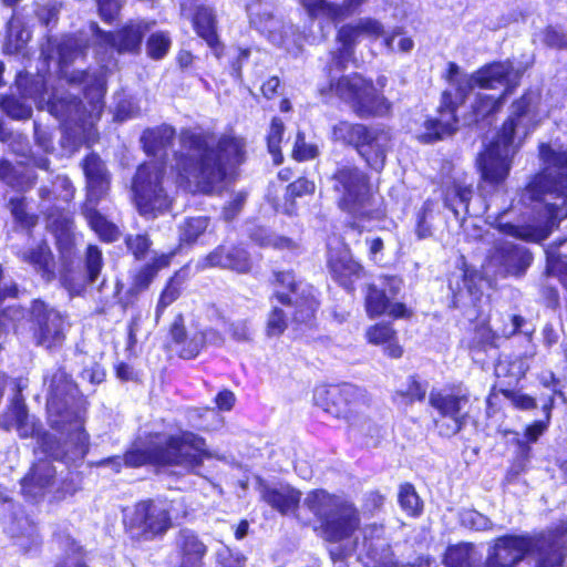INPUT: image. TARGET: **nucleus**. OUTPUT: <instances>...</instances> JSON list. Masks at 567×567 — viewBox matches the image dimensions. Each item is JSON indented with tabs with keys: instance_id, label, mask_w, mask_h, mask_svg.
<instances>
[{
	"instance_id": "obj_1",
	"label": "nucleus",
	"mask_w": 567,
	"mask_h": 567,
	"mask_svg": "<svg viewBox=\"0 0 567 567\" xmlns=\"http://www.w3.org/2000/svg\"><path fill=\"white\" fill-rule=\"evenodd\" d=\"M86 48L87 39L82 34L49 38L42 45V54L47 60H58L61 72L59 85L49 93L42 76L29 78L20 73L17 86L23 99L34 101L39 109L45 105L69 135L79 142L93 143L96 138L94 124L104 105L106 70H68L69 64L84 55Z\"/></svg>"
},
{
	"instance_id": "obj_2",
	"label": "nucleus",
	"mask_w": 567,
	"mask_h": 567,
	"mask_svg": "<svg viewBox=\"0 0 567 567\" xmlns=\"http://www.w3.org/2000/svg\"><path fill=\"white\" fill-rule=\"evenodd\" d=\"M543 171L526 186L522 200L530 206L533 216L524 225L496 219L499 231L528 241L546 239L558 224L567 219V151L540 144Z\"/></svg>"
},
{
	"instance_id": "obj_3",
	"label": "nucleus",
	"mask_w": 567,
	"mask_h": 567,
	"mask_svg": "<svg viewBox=\"0 0 567 567\" xmlns=\"http://www.w3.org/2000/svg\"><path fill=\"white\" fill-rule=\"evenodd\" d=\"M181 145L176 169L190 192L212 193L245 159V141L234 135H223L215 143L210 133L185 130Z\"/></svg>"
},
{
	"instance_id": "obj_4",
	"label": "nucleus",
	"mask_w": 567,
	"mask_h": 567,
	"mask_svg": "<svg viewBox=\"0 0 567 567\" xmlns=\"http://www.w3.org/2000/svg\"><path fill=\"white\" fill-rule=\"evenodd\" d=\"M522 74L523 71L515 69L509 61L485 65L473 74L462 73L456 63L450 62L445 79L455 90V96L450 90L442 93L439 114L424 122L425 132L420 138L425 143H431L452 134L457 126L455 115L457 103H462L475 86L493 90L504 85L506 89L502 95L505 96L518 85Z\"/></svg>"
},
{
	"instance_id": "obj_5",
	"label": "nucleus",
	"mask_w": 567,
	"mask_h": 567,
	"mask_svg": "<svg viewBox=\"0 0 567 567\" xmlns=\"http://www.w3.org/2000/svg\"><path fill=\"white\" fill-rule=\"evenodd\" d=\"M544 116L537 92H527L512 104L511 114L496 140L477 159L484 183L498 185L506 179L514 154L528 135L538 127Z\"/></svg>"
},
{
	"instance_id": "obj_6",
	"label": "nucleus",
	"mask_w": 567,
	"mask_h": 567,
	"mask_svg": "<svg viewBox=\"0 0 567 567\" xmlns=\"http://www.w3.org/2000/svg\"><path fill=\"white\" fill-rule=\"evenodd\" d=\"M44 384L48 385L47 410L52 427L66 434L63 446L53 449L45 441V451L55 460L65 463L82 461L89 451V435L84 431V412L73 409L78 389L69 374L61 368L47 372Z\"/></svg>"
},
{
	"instance_id": "obj_7",
	"label": "nucleus",
	"mask_w": 567,
	"mask_h": 567,
	"mask_svg": "<svg viewBox=\"0 0 567 567\" xmlns=\"http://www.w3.org/2000/svg\"><path fill=\"white\" fill-rule=\"evenodd\" d=\"M212 454L206 449V442L193 432H182L178 435L156 434L150 442H135L122 456L104 458L99 466H111L114 472H120L122 465L140 467L145 464L176 465L187 472H196L205 457Z\"/></svg>"
},
{
	"instance_id": "obj_8",
	"label": "nucleus",
	"mask_w": 567,
	"mask_h": 567,
	"mask_svg": "<svg viewBox=\"0 0 567 567\" xmlns=\"http://www.w3.org/2000/svg\"><path fill=\"white\" fill-rule=\"evenodd\" d=\"M567 544V520L554 532L538 537L503 536L496 539L487 563L513 567L526 555L535 559V567H561Z\"/></svg>"
},
{
	"instance_id": "obj_9",
	"label": "nucleus",
	"mask_w": 567,
	"mask_h": 567,
	"mask_svg": "<svg viewBox=\"0 0 567 567\" xmlns=\"http://www.w3.org/2000/svg\"><path fill=\"white\" fill-rule=\"evenodd\" d=\"M303 504L320 520L326 540L354 545L350 538L360 526V517L351 502L323 489H315L307 494Z\"/></svg>"
},
{
	"instance_id": "obj_10",
	"label": "nucleus",
	"mask_w": 567,
	"mask_h": 567,
	"mask_svg": "<svg viewBox=\"0 0 567 567\" xmlns=\"http://www.w3.org/2000/svg\"><path fill=\"white\" fill-rule=\"evenodd\" d=\"M331 182L341 209L358 219L380 218L381 212L374 208L375 200L365 173L353 165H342L337 168Z\"/></svg>"
},
{
	"instance_id": "obj_11",
	"label": "nucleus",
	"mask_w": 567,
	"mask_h": 567,
	"mask_svg": "<svg viewBox=\"0 0 567 567\" xmlns=\"http://www.w3.org/2000/svg\"><path fill=\"white\" fill-rule=\"evenodd\" d=\"M134 203L145 218H156L172 206L164 165L148 162L138 166L132 183Z\"/></svg>"
},
{
	"instance_id": "obj_12",
	"label": "nucleus",
	"mask_w": 567,
	"mask_h": 567,
	"mask_svg": "<svg viewBox=\"0 0 567 567\" xmlns=\"http://www.w3.org/2000/svg\"><path fill=\"white\" fill-rule=\"evenodd\" d=\"M331 138L353 146L372 169L381 171L384 167L391 145V135L388 131L340 121L332 126Z\"/></svg>"
},
{
	"instance_id": "obj_13",
	"label": "nucleus",
	"mask_w": 567,
	"mask_h": 567,
	"mask_svg": "<svg viewBox=\"0 0 567 567\" xmlns=\"http://www.w3.org/2000/svg\"><path fill=\"white\" fill-rule=\"evenodd\" d=\"M327 92L334 93L360 117L383 116L389 113L391 107L389 101L377 90L373 82L358 73L331 81L327 90L320 89L322 95Z\"/></svg>"
},
{
	"instance_id": "obj_14",
	"label": "nucleus",
	"mask_w": 567,
	"mask_h": 567,
	"mask_svg": "<svg viewBox=\"0 0 567 567\" xmlns=\"http://www.w3.org/2000/svg\"><path fill=\"white\" fill-rule=\"evenodd\" d=\"M123 523L132 539L151 542L172 528L171 506L166 501H141L124 512Z\"/></svg>"
},
{
	"instance_id": "obj_15",
	"label": "nucleus",
	"mask_w": 567,
	"mask_h": 567,
	"mask_svg": "<svg viewBox=\"0 0 567 567\" xmlns=\"http://www.w3.org/2000/svg\"><path fill=\"white\" fill-rule=\"evenodd\" d=\"M430 405L437 412L435 427L442 436L457 434L468 421L470 391L462 385L432 390Z\"/></svg>"
},
{
	"instance_id": "obj_16",
	"label": "nucleus",
	"mask_w": 567,
	"mask_h": 567,
	"mask_svg": "<svg viewBox=\"0 0 567 567\" xmlns=\"http://www.w3.org/2000/svg\"><path fill=\"white\" fill-rule=\"evenodd\" d=\"M313 400L317 406L337 419L349 423L355 414L368 406L365 391L353 385L342 384L319 386L315 390Z\"/></svg>"
},
{
	"instance_id": "obj_17",
	"label": "nucleus",
	"mask_w": 567,
	"mask_h": 567,
	"mask_svg": "<svg viewBox=\"0 0 567 567\" xmlns=\"http://www.w3.org/2000/svg\"><path fill=\"white\" fill-rule=\"evenodd\" d=\"M154 21L134 20L127 22L116 32H104L92 22L91 32L94 34L97 51H116L118 54H135L141 50L142 41L147 31L154 27Z\"/></svg>"
},
{
	"instance_id": "obj_18",
	"label": "nucleus",
	"mask_w": 567,
	"mask_h": 567,
	"mask_svg": "<svg viewBox=\"0 0 567 567\" xmlns=\"http://www.w3.org/2000/svg\"><path fill=\"white\" fill-rule=\"evenodd\" d=\"M276 282L281 288L288 289V292L276 290L274 300L289 309L295 306L293 320L296 322H309L318 308L313 288L303 286L301 282L297 284L295 275L290 271L277 272Z\"/></svg>"
},
{
	"instance_id": "obj_19",
	"label": "nucleus",
	"mask_w": 567,
	"mask_h": 567,
	"mask_svg": "<svg viewBox=\"0 0 567 567\" xmlns=\"http://www.w3.org/2000/svg\"><path fill=\"white\" fill-rule=\"evenodd\" d=\"M30 311L34 323L33 334L37 344L48 350L62 347L70 327L68 318L40 300L32 302Z\"/></svg>"
},
{
	"instance_id": "obj_20",
	"label": "nucleus",
	"mask_w": 567,
	"mask_h": 567,
	"mask_svg": "<svg viewBox=\"0 0 567 567\" xmlns=\"http://www.w3.org/2000/svg\"><path fill=\"white\" fill-rule=\"evenodd\" d=\"M247 12L250 23L275 45L285 47L288 51L301 48L302 35L297 33L296 27L274 16L268 7L249 6Z\"/></svg>"
},
{
	"instance_id": "obj_21",
	"label": "nucleus",
	"mask_w": 567,
	"mask_h": 567,
	"mask_svg": "<svg viewBox=\"0 0 567 567\" xmlns=\"http://www.w3.org/2000/svg\"><path fill=\"white\" fill-rule=\"evenodd\" d=\"M530 262L532 256L524 246L498 238L489 249L484 267L495 275L519 276Z\"/></svg>"
},
{
	"instance_id": "obj_22",
	"label": "nucleus",
	"mask_w": 567,
	"mask_h": 567,
	"mask_svg": "<svg viewBox=\"0 0 567 567\" xmlns=\"http://www.w3.org/2000/svg\"><path fill=\"white\" fill-rule=\"evenodd\" d=\"M384 25L374 18L365 17L354 22L342 25L337 35L340 48L333 53V62L344 68L353 55L354 48L359 42V38L364 35L370 39H379L384 37Z\"/></svg>"
},
{
	"instance_id": "obj_23",
	"label": "nucleus",
	"mask_w": 567,
	"mask_h": 567,
	"mask_svg": "<svg viewBox=\"0 0 567 567\" xmlns=\"http://www.w3.org/2000/svg\"><path fill=\"white\" fill-rule=\"evenodd\" d=\"M449 286L453 292L455 307L468 305L476 307L484 297L488 281L480 271L466 267L460 274L452 275Z\"/></svg>"
},
{
	"instance_id": "obj_24",
	"label": "nucleus",
	"mask_w": 567,
	"mask_h": 567,
	"mask_svg": "<svg viewBox=\"0 0 567 567\" xmlns=\"http://www.w3.org/2000/svg\"><path fill=\"white\" fill-rule=\"evenodd\" d=\"M27 386V379L18 378L13 380L14 395L8 411L0 419V425L4 430L10 431L14 429L21 437H29L35 433V424L28 414L22 396V391Z\"/></svg>"
},
{
	"instance_id": "obj_25",
	"label": "nucleus",
	"mask_w": 567,
	"mask_h": 567,
	"mask_svg": "<svg viewBox=\"0 0 567 567\" xmlns=\"http://www.w3.org/2000/svg\"><path fill=\"white\" fill-rule=\"evenodd\" d=\"M212 267H219L245 274L251 269V261L248 252L243 247L219 245L203 259L198 260L196 265V268L199 270Z\"/></svg>"
},
{
	"instance_id": "obj_26",
	"label": "nucleus",
	"mask_w": 567,
	"mask_h": 567,
	"mask_svg": "<svg viewBox=\"0 0 567 567\" xmlns=\"http://www.w3.org/2000/svg\"><path fill=\"white\" fill-rule=\"evenodd\" d=\"M176 561L172 560V567H203V559L207 553V546L190 529H182L175 540Z\"/></svg>"
},
{
	"instance_id": "obj_27",
	"label": "nucleus",
	"mask_w": 567,
	"mask_h": 567,
	"mask_svg": "<svg viewBox=\"0 0 567 567\" xmlns=\"http://www.w3.org/2000/svg\"><path fill=\"white\" fill-rule=\"evenodd\" d=\"M82 168L86 178L85 200L99 202L106 195L110 187L109 171L96 154L86 156L82 162Z\"/></svg>"
},
{
	"instance_id": "obj_28",
	"label": "nucleus",
	"mask_w": 567,
	"mask_h": 567,
	"mask_svg": "<svg viewBox=\"0 0 567 567\" xmlns=\"http://www.w3.org/2000/svg\"><path fill=\"white\" fill-rule=\"evenodd\" d=\"M259 495L265 503L281 515L295 512L301 498V493L290 485H270L262 482L259 484Z\"/></svg>"
},
{
	"instance_id": "obj_29",
	"label": "nucleus",
	"mask_w": 567,
	"mask_h": 567,
	"mask_svg": "<svg viewBox=\"0 0 567 567\" xmlns=\"http://www.w3.org/2000/svg\"><path fill=\"white\" fill-rule=\"evenodd\" d=\"M17 256L21 261L30 265L47 281L54 277V258L45 240H33L27 247L19 249Z\"/></svg>"
},
{
	"instance_id": "obj_30",
	"label": "nucleus",
	"mask_w": 567,
	"mask_h": 567,
	"mask_svg": "<svg viewBox=\"0 0 567 567\" xmlns=\"http://www.w3.org/2000/svg\"><path fill=\"white\" fill-rule=\"evenodd\" d=\"M3 528L12 539L13 544L23 553L37 549L40 545V537L37 527L27 516L10 515L6 517Z\"/></svg>"
},
{
	"instance_id": "obj_31",
	"label": "nucleus",
	"mask_w": 567,
	"mask_h": 567,
	"mask_svg": "<svg viewBox=\"0 0 567 567\" xmlns=\"http://www.w3.org/2000/svg\"><path fill=\"white\" fill-rule=\"evenodd\" d=\"M54 474L55 468L49 461L38 462L21 481L22 494L29 499L38 501L53 483Z\"/></svg>"
},
{
	"instance_id": "obj_32",
	"label": "nucleus",
	"mask_w": 567,
	"mask_h": 567,
	"mask_svg": "<svg viewBox=\"0 0 567 567\" xmlns=\"http://www.w3.org/2000/svg\"><path fill=\"white\" fill-rule=\"evenodd\" d=\"M328 266L340 280L358 277L362 270V267L353 260L350 249L338 239H332L328 244Z\"/></svg>"
},
{
	"instance_id": "obj_33",
	"label": "nucleus",
	"mask_w": 567,
	"mask_h": 567,
	"mask_svg": "<svg viewBox=\"0 0 567 567\" xmlns=\"http://www.w3.org/2000/svg\"><path fill=\"white\" fill-rule=\"evenodd\" d=\"M202 331L188 333L183 323V316L178 315L171 326L169 334L172 341L177 347L179 357L183 359H193L202 350L208 334Z\"/></svg>"
},
{
	"instance_id": "obj_34",
	"label": "nucleus",
	"mask_w": 567,
	"mask_h": 567,
	"mask_svg": "<svg viewBox=\"0 0 567 567\" xmlns=\"http://www.w3.org/2000/svg\"><path fill=\"white\" fill-rule=\"evenodd\" d=\"M365 307L370 317L386 313L394 318H401L406 313V308L403 303H392L385 295V290L374 284L368 289Z\"/></svg>"
},
{
	"instance_id": "obj_35",
	"label": "nucleus",
	"mask_w": 567,
	"mask_h": 567,
	"mask_svg": "<svg viewBox=\"0 0 567 567\" xmlns=\"http://www.w3.org/2000/svg\"><path fill=\"white\" fill-rule=\"evenodd\" d=\"M99 202L85 200L82 206V213L90 227L104 241L112 243L117 239L120 231L115 224L110 221L97 209Z\"/></svg>"
},
{
	"instance_id": "obj_36",
	"label": "nucleus",
	"mask_w": 567,
	"mask_h": 567,
	"mask_svg": "<svg viewBox=\"0 0 567 567\" xmlns=\"http://www.w3.org/2000/svg\"><path fill=\"white\" fill-rule=\"evenodd\" d=\"M363 548L365 551L364 564L367 567H395L389 544L379 535L371 539L364 536Z\"/></svg>"
},
{
	"instance_id": "obj_37",
	"label": "nucleus",
	"mask_w": 567,
	"mask_h": 567,
	"mask_svg": "<svg viewBox=\"0 0 567 567\" xmlns=\"http://www.w3.org/2000/svg\"><path fill=\"white\" fill-rule=\"evenodd\" d=\"M194 3L196 6V12L193 18L194 28L209 47L216 48L218 45L216 16L213 9L202 6L200 0H194Z\"/></svg>"
},
{
	"instance_id": "obj_38",
	"label": "nucleus",
	"mask_w": 567,
	"mask_h": 567,
	"mask_svg": "<svg viewBox=\"0 0 567 567\" xmlns=\"http://www.w3.org/2000/svg\"><path fill=\"white\" fill-rule=\"evenodd\" d=\"M48 227L56 237L58 245L69 250L73 243V219L69 212H56L48 214Z\"/></svg>"
},
{
	"instance_id": "obj_39",
	"label": "nucleus",
	"mask_w": 567,
	"mask_h": 567,
	"mask_svg": "<svg viewBox=\"0 0 567 567\" xmlns=\"http://www.w3.org/2000/svg\"><path fill=\"white\" fill-rule=\"evenodd\" d=\"M0 179L13 188L27 190L34 186L37 176L31 169L21 171L7 159L0 158Z\"/></svg>"
},
{
	"instance_id": "obj_40",
	"label": "nucleus",
	"mask_w": 567,
	"mask_h": 567,
	"mask_svg": "<svg viewBox=\"0 0 567 567\" xmlns=\"http://www.w3.org/2000/svg\"><path fill=\"white\" fill-rule=\"evenodd\" d=\"M175 137V130L169 125H162L147 130L142 135V143L148 155L157 156L165 151Z\"/></svg>"
},
{
	"instance_id": "obj_41",
	"label": "nucleus",
	"mask_w": 567,
	"mask_h": 567,
	"mask_svg": "<svg viewBox=\"0 0 567 567\" xmlns=\"http://www.w3.org/2000/svg\"><path fill=\"white\" fill-rule=\"evenodd\" d=\"M367 338L370 343L383 346L386 355L394 359L402 355V348L398 344L395 332L389 324L378 323L372 326L367 331Z\"/></svg>"
},
{
	"instance_id": "obj_42",
	"label": "nucleus",
	"mask_w": 567,
	"mask_h": 567,
	"mask_svg": "<svg viewBox=\"0 0 567 567\" xmlns=\"http://www.w3.org/2000/svg\"><path fill=\"white\" fill-rule=\"evenodd\" d=\"M472 195L473 189L471 186L454 183L445 190V206L453 212L456 218H461L462 215L470 213L468 203Z\"/></svg>"
},
{
	"instance_id": "obj_43",
	"label": "nucleus",
	"mask_w": 567,
	"mask_h": 567,
	"mask_svg": "<svg viewBox=\"0 0 567 567\" xmlns=\"http://www.w3.org/2000/svg\"><path fill=\"white\" fill-rule=\"evenodd\" d=\"M504 99V95L495 97L491 94L477 93L472 104V118L468 120L467 124L488 121L502 109Z\"/></svg>"
},
{
	"instance_id": "obj_44",
	"label": "nucleus",
	"mask_w": 567,
	"mask_h": 567,
	"mask_svg": "<svg viewBox=\"0 0 567 567\" xmlns=\"http://www.w3.org/2000/svg\"><path fill=\"white\" fill-rule=\"evenodd\" d=\"M281 306L271 298V310L268 313L266 323V334L269 338L281 336L288 326V315L293 317L296 311L295 306L291 309L287 307L282 309Z\"/></svg>"
},
{
	"instance_id": "obj_45",
	"label": "nucleus",
	"mask_w": 567,
	"mask_h": 567,
	"mask_svg": "<svg viewBox=\"0 0 567 567\" xmlns=\"http://www.w3.org/2000/svg\"><path fill=\"white\" fill-rule=\"evenodd\" d=\"M53 190L47 186L39 189V196L43 202H50L52 198L63 203H70L75 194V188L65 175H58L53 181Z\"/></svg>"
},
{
	"instance_id": "obj_46",
	"label": "nucleus",
	"mask_w": 567,
	"mask_h": 567,
	"mask_svg": "<svg viewBox=\"0 0 567 567\" xmlns=\"http://www.w3.org/2000/svg\"><path fill=\"white\" fill-rule=\"evenodd\" d=\"M444 561L446 567H475L477 557L472 545L463 544L450 547Z\"/></svg>"
},
{
	"instance_id": "obj_47",
	"label": "nucleus",
	"mask_w": 567,
	"mask_h": 567,
	"mask_svg": "<svg viewBox=\"0 0 567 567\" xmlns=\"http://www.w3.org/2000/svg\"><path fill=\"white\" fill-rule=\"evenodd\" d=\"M7 28L6 52L20 53L30 40V32L14 17L9 20Z\"/></svg>"
},
{
	"instance_id": "obj_48",
	"label": "nucleus",
	"mask_w": 567,
	"mask_h": 567,
	"mask_svg": "<svg viewBox=\"0 0 567 567\" xmlns=\"http://www.w3.org/2000/svg\"><path fill=\"white\" fill-rule=\"evenodd\" d=\"M183 287V279L181 278L179 274L176 272L166 284L164 290L162 291L156 310H155V319L156 321L159 320L161 316L163 315L164 310L171 306L174 301H176L182 292Z\"/></svg>"
},
{
	"instance_id": "obj_49",
	"label": "nucleus",
	"mask_w": 567,
	"mask_h": 567,
	"mask_svg": "<svg viewBox=\"0 0 567 567\" xmlns=\"http://www.w3.org/2000/svg\"><path fill=\"white\" fill-rule=\"evenodd\" d=\"M0 110L12 120H28L32 115V107L13 95L0 96Z\"/></svg>"
},
{
	"instance_id": "obj_50",
	"label": "nucleus",
	"mask_w": 567,
	"mask_h": 567,
	"mask_svg": "<svg viewBox=\"0 0 567 567\" xmlns=\"http://www.w3.org/2000/svg\"><path fill=\"white\" fill-rule=\"evenodd\" d=\"M349 426L358 434L378 440L383 434V427L373 422L371 419L364 415V409H362L348 423Z\"/></svg>"
},
{
	"instance_id": "obj_51",
	"label": "nucleus",
	"mask_w": 567,
	"mask_h": 567,
	"mask_svg": "<svg viewBox=\"0 0 567 567\" xmlns=\"http://www.w3.org/2000/svg\"><path fill=\"white\" fill-rule=\"evenodd\" d=\"M9 209L14 220L23 228H31L37 224L38 217L28 208L24 197L16 196L9 200Z\"/></svg>"
},
{
	"instance_id": "obj_52",
	"label": "nucleus",
	"mask_w": 567,
	"mask_h": 567,
	"mask_svg": "<svg viewBox=\"0 0 567 567\" xmlns=\"http://www.w3.org/2000/svg\"><path fill=\"white\" fill-rule=\"evenodd\" d=\"M310 18H327L337 22V3L328 0H299Z\"/></svg>"
},
{
	"instance_id": "obj_53",
	"label": "nucleus",
	"mask_w": 567,
	"mask_h": 567,
	"mask_svg": "<svg viewBox=\"0 0 567 567\" xmlns=\"http://www.w3.org/2000/svg\"><path fill=\"white\" fill-rule=\"evenodd\" d=\"M426 390V383H422L414 377H411L406 384L395 392V399L400 400L403 404H411L416 401H422L425 398Z\"/></svg>"
},
{
	"instance_id": "obj_54",
	"label": "nucleus",
	"mask_w": 567,
	"mask_h": 567,
	"mask_svg": "<svg viewBox=\"0 0 567 567\" xmlns=\"http://www.w3.org/2000/svg\"><path fill=\"white\" fill-rule=\"evenodd\" d=\"M208 224V218L204 216L187 218L179 228L181 241L187 244L194 243L202 234L205 233Z\"/></svg>"
},
{
	"instance_id": "obj_55",
	"label": "nucleus",
	"mask_w": 567,
	"mask_h": 567,
	"mask_svg": "<svg viewBox=\"0 0 567 567\" xmlns=\"http://www.w3.org/2000/svg\"><path fill=\"white\" fill-rule=\"evenodd\" d=\"M399 504L410 516H417L422 512V503L414 487L411 484H403L399 491Z\"/></svg>"
},
{
	"instance_id": "obj_56",
	"label": "nucleus",
	"mask_w": 567,
	"mask_h": 567,
	"mask_svg": "<svg viewBox=\"0 0 567 567\" xmlns=\"http://www.w3.org/2000/svg\"><path fill=\"white\" fill-rule=\"evenodd\" d=\"M171 45L168 33L163 31L152 33L146 42L147 55L153 60H161L168 53Z\"/></svg>"
},
{
	"instance_id": "obj_57",
	"label": "nucleus",
	"mask_w": 567,
	"mask_h": 567,
	"mask_svg": "<svg viewBox=\"0 0 567 567\" xmlns=\"http://www.w3.org/2000/svg\"><path fill=\"white\" fill-rule=\"evenodd\" d=\"M251 239L261 247H272L275 249H293L295 243L287 238L275 235L266 229H257L252 235Z\"/></svg>"
},
{
	"instance_id": "obj_58",
	"label": "nucleus",
	"mask_w": 567,
	"mask_h": 567,
	"mask_svg": "<svg viewBox=\"0 0 567 567\" xmlns=\"http://www.w3.org/2000/svg\"><path fill=\"white\" fill-rule=\"evenodd\" d=\"M284 132H285V126H284L282 121L277 117L272 118L270 128H269V133L267 136V142H268L269 153L272 155L274 162L276 164H280L282 161L280 143L282 141Z\"/></svg>"
},
{
	"instance_id": "obj_59",
	"label": "nucleus",
	"mask_w": 567,
	"mask_h": 567,
	"mask_svg": "<svg viewBox=\"0 0 567 567\" xmlns=\"http://www.w3.org/2000/svg\"><path fill=\"white\" fill-rule=\"evenodd\" d=\"M319 155V147L315 143H309L306 141L305 134L302 132H298L292 150V156L295 159L310 161L316 158Z\"/></svg>"
},
{
	"instance_id": "obj_60",
	"label": "nucleus",
	"mask_w": 567,
	"mask_h": 567,
	"mask_svg": "<svg viewBox=\"0 0 567 567\" xmlns=\"http://www.w3.org/2000/svg\"><path fill=\"white\" fill-rule=\"evenodd\" d=\"M103 258L101 250L93 245H90L85 255V267L87 272V280L95 281L102 269Z\"/></svg>"
},
{
	"instance_id": "obj_61",
	"label": "nucleus",
	"mask_w": 567,
	"mask_h": 567,
	"mask_svg": "<svg viewBox=\"0 0 567 567\" xmlns=\"http://www.w3.org/2000/svg\"><path fill=\"white\" fill-rule=\"evenodd\" d=\"M526 369L524 368L523 362H513L507 363L506 361H499L495 368V373L498 378L508 377V384L512 382H517L522 377H524Z\"/></svg>"
},
{
	"instance_id": "obj_62",
	"label": "nucleus",
	"mask_w": 567,
	"mask_h": 567,
	"mask_svg": "<svg viewBox=\"0 0 567 567\" xmlns=\"http://www.w3.org/2000/svg\"><path fill=\"white\" fill-rule=\"evenodd\" d=\"M461 522L465 527L475 530H487L492 528V522L485 515L476 511H465L461 515Z\"/></svg>"
},
{
	"instance_id": "obj_63",
	"label": "nucleus",
	"mask_w": 567,
	"mask_h": 567,
	"mask_svg": "<svg viewBox=\"0 0 567 567\" xmlns=\"http://www.w3.org/2000/svg\"><path fill=\"white\" fill-rule=\"evenodd\" d=\"M69 551L55 567H86L83 561L82 549L73 539L66 538Z\"/></svg>"
},
{
	"instance_id": "obj_64",
	"label": "nucleus",
	"mask_w": 567,
	"mask_h": 567,
	"mask_svg": "<svg viewBox=\"0 0 567 567\" xmlns=\"http://www.w3.org/2000/svg\"><path fill=\"white\" fill-rule=\"evenodd\" d=\"M543 41L546 45L551 48H567V34L555 27H548L544 31Z\"/></svg>"
}]
</instances>
